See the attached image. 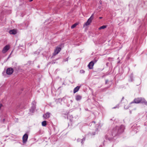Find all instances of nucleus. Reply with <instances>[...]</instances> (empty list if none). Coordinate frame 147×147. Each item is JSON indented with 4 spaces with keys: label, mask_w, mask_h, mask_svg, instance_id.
<instances>
[{
    "label": "nucleus",
    "mask_w": 147,
    "mask_h": 147,
    "mask_svg": "<svg viewBox=\"0 0 147 147\" xmlns=\"http://www.w3.org/2000/svg\"><path fill=\"white\" fill-rule=\"evenodd\" d=\"M78 24L77 23H76L73 25L71 27V29H73L74 28H75L77 25H78Z\"/></svg>",
    "instance_id": "2eb2a0df"
},
{
    "label": "nucleus",
    "mask_w": 147,
    "mask_h": 147,
    "mask_svg": "<svg viewBox=\"0 0 147 147\" xmlns=\"http://www.w3.org/2000/svg\"><path fill=\"white\" fill-rule=\"evenodd\" d=\"M61 49L60 47H57L55 49L54 52V55H56L57 54L61 51Z\"/></svg>",
    "instance_id": "423d86ee"
},
{
    "label": "nucleus",
    "mask_w": 147,
    "mask_h": 147,
    "mask_svg": "<svg viewBox=\"0 0 147 147\" xmlns=\"http://www.w3.org/2000/svg\"><path fill=\"white\" fill-rule=\"evenodd\" d=\"M94 13L92 14L90 17L88 19L87 22H86L84 24V26H87L89 25L92 22V20L94 18Z\"/></svg>",
    "instance_id": "f257e3e1"
},
{
    "label": "nucleus",
    "mask_w": 147,
    "mask_h": 147,
    "mask_svg": "<svg viewBox=\"0 0 147 147\" xmlns=\"http://www.w3.org/2000/svg\"><path fill=\"white\" fill-rule=\"evenodd\" d=\"M102 18V17H100L99 18L100 19H101V18Z\"/></svg>",
    "instance_id": "aec40b11"
},
{
    "label": "nucleus",
    "mask_w": 147,
    "mask_h": 147,
    "mask_svg": "<svg viewBox=\"0 0 147 147\" xmlns=\"http://www.w3.org/2000/svg\"><path fill=\"white\" fill-rule=\"evenodd\" d=\"M94 64V63L93 61H91L88 64V67L89 69H92Z\"/></svg>",
    "instance_id": "6e6552de"
},
{
    "label": "nucleus",
    "mask_w": 147,
    "mask_h": 147,
    "mask_svg": "<svg viewBox=\"0 0 147 147\" xmlns=\"http://www.w3.org/2000/svg\"><path fill=\"white\" fill-rule=\"evenodd\" d=\"M97 60H98L97 59H95L93 61L94 62V63L97 61Z\"/></svg>",
    "instance_id": "f3484780"
},
{
    "label": "nucleus",
    "mask_w": 147,
    "mask_h": 147,
    "mask_svg": "<svg viewBox=\"0 0 147 147\" xmlns=\"http://www.w3.org/2000/svg\"><path fill=\"white\" fill-rule=\"evenodd\" d=\"M85 138H83V139H82V140L81 143L82 144H83V141H85Z\"/></svg>",
    "instance_id": "dca6fc26"
},
{
    "label": "nucleus",
    "mask_w": 147,
    "mask_h": 147,
    "mask_svg": "<svg viewBox=\"0 0 147 147\" xmlns=\"http://www.w3.org/2000/svg\"><path fill=\"white\" fill-rule=\"evenodd\" d=\"M9 32L10 34L15 35L16 34L17 32L16 30L13 29L10 30Z\"/></svg>",
    "instance_id": "1a4fd4ad"
},
{
    "label": "nucleus",
    "mask_w": 147,
    "mask_h": 147,
    "mask_svg": "<svg viewBox=\"0 0 147 147\" xmlns=\"http://www.w3.org/2000/svg\"><path fill=\"white\" fill-rule=\"evenodd\" d=\"M106 27H107V26L103 25V26H100V27L98 28V29L99 30H100L102 29H104L106 28Z\"/></svg>",
    "instance_id": "ddd939ff"
},
{
    "label": "nucleus",
    "mask_w": 147,
    "mask_h": 147,
    "mask_svg": "<svg viewBox=\"0 0 147 147\" xmlns=\"http://www.w3.org/2000/svg\"><path fill=\"white\" fill-rule=\"evenodd\" d=\"M142 98H135L134 101L130 103V104L132 103L138 104L142 102Z\"/></svg>",
    "instance_id": "f03ea898"
},
{
    "label": "nucleus",
    "mask_w": 147,
    "mask_h": 147,
    "mask_svg": "<svg viewBox=\"0 0 147 147\" xmlns=\"http://www.w3.org/2000/svg\"><path fill=\"white\" fill-rule=\"evenodd\" d=\"M79 86H77L75 88L74 90V93H75L77 92L79 90Z\"/></svg>",
    "instance_id": "f8f14e48"
},
{
    "label": "nucleus",
    "mask_w": 147,
    "mask_h": 147,
    "mask_svg": "<svg viewBox=\"0 0 147 147\" xmlns=\"http://www.w3.org/2000/svg\"><path fill=\"white\" fill-rule=\"evenodd\" d=\"M51 113L49 112L46 113L45 114L43 115V117L45 119H47L49 118L50 116Z\"/></svg>",
    "instance_id": "0eeeda50"
},
{
    "label": "nucleus",
    "mask_w": 147,
    "mask_h": 147,
    "mask_svg": "<svg viewBox=\"0 0 147 147\" xmlns=\"http://www.w3.org/2000/svg\"><path fill=\"white\" fill-rule=\"evenodd\" d=\"M13 71V69L11 67L8 68L6 70V73L7 74L10 75L12 74Z\"/></svg>",
    "instance_id": "39448f33"
},
{
    "label": "nucleus",
    "mask_w": 147,
    "mask_h": 147,
    "mask_svg": "<svg viewBox=\"0 0 147 147\" xmlns=\"http://www.w3.org/2000/svg\"><path fill=\"white\" fill-rule=\"evenodd\" d=\"M33 1V0H30L29 1L30 2H31Z\"/></svg>",
    "instance_id": "6ab92c4d"
},
{
    "label": "nucleus",
    "mask_w": 147,
    "mask_h": 147,
    "mask_svg": "<svg viewBox=\"0 0 147 147\" xmlns=\"http://www.w3.org/2000/svg\"><path fill=\"white\" fill-rule=\"evenodd\" d=\"M42 126H45L47 125L46 121H42Z\"/></svg>",
    "instance_id": "4468645a"
},
{
    "label": "nucleus",
    "mask_w": 147,
    "mask_h": 147,
    "mask_svg": "<svg viewBox=\"0 0 147 147\" xmlns=\"http://www.w3.org/2000/svg\"><path fill=\"white\" fill-rule=\"evenodd\" d=\"M124 129V127L123 125H121L119 127V129H118V132L120 133L123 131Z\"/></svg>",
    "instance_id": "9d476101"
},
{
    "label": "nucleus",
    "mask_w": 147,
    "mask_h": 147,
    "mask_svg": "<svg viewBox=\"0 0 147 147\" xmlns=\"http://www.w3.org/2000/svg\"><path fill=\"white\" fill-rule=\"evenodd\" d=\"M82 96L79 95H77L76 96V99L77 101H79L81 99Z\"/></svg>",
    "instance_id": "9b49d317"
},
{
    "label": "nucleus",
    "mask_w": 147,
    "mask_h": 147,
    "mask_svg": "<svg viewBox=\"0 0 147 147\" xmlns=\"http://www.w3.org/2000/svg\"><path fill=\"white\" fill-rule=\"evenodd\" d=\"M10 46L9 45H6L3 48L2 52L3 53H6L9 49Z\"/></svg>",
    "instance_id": "20e7f679"
},
{
    "label": "nucleus",
    "mask_w": 147,
    "mask_h": 147,
    "mask_svg": "<svg viewBox=\"0 0 147 147\" xmlns=\"http://www.w3.org/2000/svg\"><path fill=\"white\" fill-rule=\"evenodd\" d=\"M28 138V135L27 134H24L22 137L23 142L24 143H25L27 141V140Z\"/></svg>",
    "instance_id": "7ed1b4c3"
},
{
    "label": "nucleus",
    "mask_w": 147,
    "mask_h": 147,
    "mask_svg": "<svg viewBox=\"0 0 147 147\" xmlns=\"http://www.w3.org/2000/svg\"><path fill=\"white\" fill-rule=\"evenodd\" d=\"M80 71L81 73H83L84 72V71L83 70H81Z\"/></svg>",
    "instance_id": "a211bd4d"
},
{
    "label": "nucleus",
    "mask_w": 147,
    "mask_h": 147,
    "mask_svg": "<svg viewBox=\"0 0 147 147\" xmlns=\"http://www.w3.org/2000/svg\"><path fill=\"white\" fill-rule=\"evenodd\" d=\"M100 4H102V3H101V2H100Z\"/></svg>",
    "instance_id": "412c9836"
}]
</instances>
